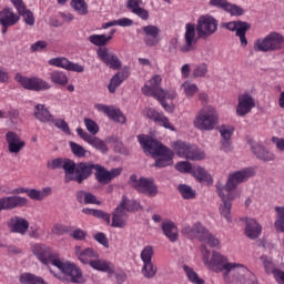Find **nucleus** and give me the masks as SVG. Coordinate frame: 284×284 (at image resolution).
Instances as JSON below:
<instances>
[{"mask_svg": "<svg viewBox=\"0 0 284 284\" xmlns=\"http://www.w3.org/2000/svg\"><path fill=\"white\" fill-rule=\"evenodd\" d=\"M34 256L42 263V265H53L60 270L61 274L54 273L50 268V273L58 278V281H68L69 283L83 284L85 276L79 265L71 262H63L59 254L52 252V248L45 244H36L32 248Z\"/></svg>", "mask_w": 284, "mask_h": 284, "instance_id": "1", "label": "nucleus"}, {"mask_svg": "<svg viewBox=\"0 0 284 284\" xmlns=\"http://www.w3.org/2000/svg\"><path fill=\"white\" fill-rule=\"evenodd\" d=\"M219 31V20L210 14H202L197 18L196 24L186 23L184 32V45L180 48L183 54L187 52H194L196 50V43L199 39L203 41L213 37Z\"/></svg>", "mask_w": 284, "mask_h": 284, "instance_id": "2", "label": "nucleus"}, {"mask_svg": "<svg viewBox=\"0 0 284 284\" xmlns=\"http://www.w3.org/2000/svg\"><path fill=\"white\" fill-rule=\"evenodd\" d=\"M201 252L203 254L204 265L217 274L223 272L224 278H227L232 272H234V274H240V276H245V274H247V268L245 265L240 263H230L227 262V257L221 255L219 252H213L211 260L210 251L206 246H202Z\"/></svg>", "mask_w": 284, "mask_h": 284, "instance_id": "3", "label": "nucleus"}, {"mask_svg": "<svg viewBox=\"0 0 284 284\" xmlns=\"http://www.w3.org/2000/svg\"><path fill=\"white\" fill-rule=\"evenodd\" d=\"M138 141L145 153L152 154V156H160L155 160V168H168V165H172L174 159V151L172 149L145 134L138 135Z\"/></svg>", "mask_w": 284, "mask_h": 284, "instance_id": "4", "label": "nucleus"}, {"mask_svg": "<svg viewBox=\"0 0 284 284\" xmlns=\"http://www.w3.org/2000/svg\"><path fill=\"white\" fill-rule=\"evenodd\" d=\"M254 176V170L252 169H243L241 171H236L229 175L227 182L225 186L221 183L216 184V192L219 196L227 195V199H232V192L235 191L241 183H245L250 178Z\"/></svg>", "mask_w": 284, "mask_h": 284, "instance_id": "5", "label": "nucleus"}, {"mask_svg": "<svg viewBox=\"0 0 284 284\" xmlns=\"http://www.w3.org/2000/svg\"><path fill=\"white\" fill-rule=\"evenodd\" d=\"M219 123V112L212 105L201 109L193 121L194 128L204 132H210Z\"/></svg>", "mask_w": 284, "mask_h": 284, "instance_id": "6", "label": "nucleus"}, {"mask_svg": "<svg viewBox=\"0 0 284 284\" xmlns=\"http://www.w3.org/2000/svg\"><path fill=\"white\" fill-rule=\"evenodd\" d=\"M284 37L278 32H271L265 38H260L254 42L255 52H276L283 50Z\"/></svg>", "mask_w": 284, "mask_h": 284, "instance_id": "7", "label": "nucleus"}, {"mask_svg": "<svg viewBox=\"0 0 284 284\" xmlns=\"http://www.w3.org/2000/svg\"><path fill=\"white\" fill-rule=\"evenodd\" d=\"M161 81H163L161 75H153L149 81L150 85L145 84L142 88V93L145 97H153L154 99H158L165 112H170L172 108L168 104V102H165V99H168V92L161 89Z\"/></svg>", "mask_w": 284, "mask_h": 284, "instance_id": "8", "label": "nucleus"}, {"mask_svg": "<svg viewBox=\"0 0 284 284\" xmlns=\"http://www.w3.org/2000/svg\"><path fill=\"white\" fill-rule=\"evenodd\" d=\"M134 207H136V201H128V196L123 195L122 201L113 213L111 226L125 227L128 225V212H134Z\"/></svg>", "mask_w": 284, "mask_h": 284, "instance_id": "9", "label": "nucleus"}, {"mask_svg": "<svg viewBox=\"0 0 284 284\" xmlns=\"http://www.w3.org/2000/svg\"><path fill=\"white\" fill-rule=\"evenodd\" d=\"M172 148L180 159H187L190 161H203L205 153L196 145H192L182 141L173 142Z\"/></svg>", "mask_w": 284, "mask_h": 284, "instance_id": "10", "label": "nucleus"}, {"mask_svg": "<svg viewBox=\"0 0 284 284\" xmlns=\"http://www.w3.org/2000/svg\"><path fill=\"white\" fill-rule=\"evenodd\" d=\"M130 185L140 192V194H145V196L154 197L159 194V187L154 184L153 179L138 178L135 174L131 175L129 179Z\"/></svg>", "mask_w": 284, "mask_h": 284, "instance_id": "11", "label": "nucleus"}, {"mask_svg": "<svg viewBox=\"0 0 284 284\" xmlns=\"http://www.w3.org/2000/svg\"><path fill=\"white\" fill-rule=\"evenodd\" d=\"M14 80L18 81L24 90H31L32 92H43V90H50L52 88L48 81L38 77L28 78L21 73H17Z\"/></svg>", "mask_w": 284, "mask_h": 284, "instance_id": "12", "label": "nucleus"}, {"mask_svg": "<svg viewBox=\"0 0 284 284\" xmlns=\"http://www.w3.org/2000/svg\"><path fill=\"white\" fill-rule=\"evenodd\" d=\"M152 256H154V247L151 245L145 246L140 254V258L143 263L141 272L144 278H154L156 272H159V268L154 265V262H152Z\"/></svg>", "mask_w": 284, "mask_h": 284, "instance_id": "13", "label": "nucleus"}, {"mask_svg": "<svg viewBox=\"0 0 284 284\" xmlns=\"http://www.w3.org/2000/svg\"><path fill=\"white\" fill-rule=\"evenodd\" d=\"M222 28L230 30V32H235V37H239L242 48H247V38L245 34H247V30L251 28L250 23L243 21H231L222 23Z\"/></svg>", "mask_w": 284, "mask_h": 284, "instance_id": "14", "label": "nucleus"}, {"mask_svg": "<svg viewBox=\"0 0 284 284\" xmlns=\"http://www.w3.org/2000/svg\"><path fill=\"white\" fill-rule=\"evenodd\" d=\"M143 43L146 48H156L161 43V29L153 24L142 27Z\"/></svg>", "mask_w": 284, "mask_h": 284, "instance_id": "15", "label": "nucleus"}, {"mask_svg": "<svg viewBox=\"0 0 284 284\" xmlns=\"http://www.w3.org/2000/svg\"><path fill=\"white\" fill-rule=\"evenodd\" d=\"M256 108V100L250 93H242L237 97L235 112L239 116H247Z\"/></svg>", "mask_w": 284, "mask_h": 284, "instance_id": "16", "label": "nucleus"}, {"mask_svg": "<svg viewBox=\"0 0 284 284\" xmlns=\"http://www.w3.org/2000/svg\"><path fill=\"white\" fill-rule=\"evenodd\" d=\"M98 58L102 63H105L108 68L111 70H121V59H119V55L116 53L110 51L106 47L100 48L97 51Z\"/></svg>", "mask_w": 284, "mask_h": 284, "instance_id": "17", "label": "nucleus"}, {"mask_svg": "<svg viewBox=\"0 0 284 284\" xmlns=\"http://www.w3.org/2000/svg\"><path fill=\"white\" fill-rule=\"evenodd\" d=\"M48 63L50 65H53V68H62L63 70H68L69 72H85V68L83 65L74 63L65 57L50 59Z\"/></svg>", "mask_w": 284, "mask_h": 284, "instance_id": "18", "label": "nucleus"}, {"mask_svg": "<svg viewBox=\"0 0 284 284\" xmlns=\"http://www.w3.org/2000/svg\"><path fill=\"white\" fill-rule=\"evenodd\" d=\"M210 6L227 12L231 17H243V14H245V10H243V8L237 4L230 3L227 0H210Z\"/></svg>", "mask_w": 284, "mask_h": 284, "instance_id": "19", "label": "nucleus"}, {"mask_svg": "<svg viewBox=\"0 0 284 284\" xmlns=\"http://www.w3.org/2000/svg\"><path fill=\"white\" fill-rule=\"evenodd\" d=\"M28 205V199L19 196V195H11V196H3L0 199V212L3 210H17V207H26Z\"/></svg>", "mask_w": 284, "mask_h": 284, "instance_id": "20", "label": "nucleus"}, {"mask_svg": "<svg viewBox=\"0 0 284 284\" xmlns=\"http://www.w3.org/2000/svg\"><path fill=\"white\" fill-rule=\"evenodd\" d=\"M97 169V164L92 162H80L77 164L75 176H73V181L75 183H83V181L90 179L92 176L93 170Z\"/></svg>", "mask_w": 284, "mask_h": 284, "instance_id": "21", "label": "nucleus"}, {"mask_svg": "<svg viewBox=\"0 0 284 284\" xmlns=\"http://www.w3.org/2000/svg\"><path fill=\"white\" fill-rule=\"evenodd\" d=\"M77 134L82 139V141H85V143H89L92 148L95 150H99L100 152H108V144L105 142L94 135H91L82 128L77 129Z\"/></svg>", "mask_w": 284, "mask_h": 284, "instance_id": "22", "label": "nucleus"}, {"mask_svg": "<svg viewBox=\"0 0 284 284\" xmlns=\"http://www.w3.org/2000/svg\"><path fill=\"white\" fill-rule=\"evenodd\" d=\"M8 227L13 234H21L23 236L30 230V222L26 217L16 215L9 220Z\"/></svg>", "mask_w": 284, "mask_h": 284, "instance_id": "23", "label": "nucleus"}, {"mask_svg": "<svg viewBox=\"0 0 284 284\" xmlns=\"http://www.w3.org/2000/svg\"><path fill=\"white\" fill-rule=\"evenodd\" d=\"M6 141L8 143L10 154H19V152L26 148V141L21 140V136H19L14 131L7 132Z\"/></svg>", "mask_w": 284, "mask_h": 284, "instance_id": "24", "label": "nucleus"}, {"mask_svg": "<svg viewBox=\"0 0 284 284\" xmlns=\"http://www.w3.org/2000/svg\"><path fill=\"white\" fill-rule=\"evenodd\" d=\"M94 108L95 110H98V112H103V114H106V116H109V119H111L112 121H115V123L123 124L126 121L123 112H121V110L119 109H115L114 106L98 103L94 105Z\"/></svg>", "mask_w": 284, "mask_h": 284, "instance_id": "25", "label": "nucleus"}, {"mask_svg": "<svg viewBox=\"0 0 284 284\" xmlns=\"http://www.w3.org/2000/svg\"><path fill=\"white\" fill-rule=\"evenodd\" d=\"M19 19V14L14 13L10 8H4L0 11V26H2V28H12V26H17Z\"/></svg>", "mask_w": 284, "mask_h": 284, "instance_id": "26", "label": "nucleus"}, {"mask_svg": "<svg viewBox=\"0 0 284 284\" xmlns=\"http://www.w3.org/2000/svg\"><path fill=\"white\" fill-rule=\"evenodd\" d=\"M10 1L11 3H13L20 17H23L24 23H27V26H33L34 13H32L30 9L26 8V2H23V0H10Z\"/></svg>", "mask_w": 284, "mask_h": 284, "instance_id": "27", "label": "nucleus"}, {"mask_svg": "<svg viewBox=\"0 0 284 284\" xmlns=\"http://www.w3.org/2000/svg\"><path fill=\"white\" fill-rule=\"evenodd\" d=\"M148 119H151V121H154V123H159V125H162V128H165L166 130H171L174 132V125L170 123V119L168 116H164L163 113H160L159 111L154 109H149L146 111Z\"/></svg>", "mask_w": 284, "mask_h": 284, "instance_id": "28", "label": "nucleus"}, {"mask_svg": "<svg viewBox=\"0 0 284 284\" xmlns=\"http://www.w3.org/2000/svg\"><path fill=\"white\" fill-rule=\"evenodd\" d=\"M251 145V151L256 155L257 159L261 161H274L276 159V155L272 153L271 151L265 150V148L257 142L248 141Z\"/></svg>", "mask_w": 284, "mask_h": 284, "instance_id": "29", "label": "nucleus"}, {"mask_svg": "<svg viewBox=\"0 0 284 284\" xmlns=\"http://www.w3.org/2000/svg\"><path fill=\"white\" fill-rule=\"evenodd\" d=\"M195 230L197 232L199 241H201L202 243H207L210 247H219L220 245L219 239L210 234V231L204 229L201 224H196Z\"/></svg>", "mask_w": 284, "mask_h": 284, "instance_id": "30", "label": "nucleus"}, {"mask_svg": "<svg viewBox=\"0 0 284 284\" xmlns=\"http://www.w3.org/2000/svg\"><path fill=\"white\" fill-rule=\"evenodd\" d=\"M261 232H263V227L258 222L254 219H247L246 220V226L244 229V234L247 236V239H251V241H256L258 236H261Z\"/></svg>", "mask_w": 284, "mask_h": 284, "instance_id": "31", "label": "nucleus"}, {"mask_svg": "<svg viewBox=\"0 0 284 284\" xmlns=\"http://www.w3.org/2000/svg\"><path fill=\"white\" fill-rule=\"evenodd\" d=\"M222 199L223 204L220 205V214L227 221V223H232V201H234V196L227 197V193L224 192V196H220Z\"/></svg>", "mask_w": 284, "mask_h": 284, "instance_id": "32", "label": "nucleus"}, {"mask_svg": "<svg viewBox=\"0 0 284 284\" xmlns=\"http://www.w3.org/2000/svg\"><path fill=\"white\" fill-rule=\"evenodd\" d=\"M130 77V71L128 69H123L122 71L115 73L108 85V90L111 94H114L116 92V88L121 85Z\"/></svg>", "mask_w": 284, "mask_h": 284, "instance_id": "33", "label": "nucleus"}, {"mask_svg": "<svg viewBox=\"0 0 284 284\" xmlns=\"http://www.w3.org/2000/svg\"><path fill=\"white\" fill-rule=\"evenodd\" d=\"M90 267L97 272H105L106 274H114V264L108 260H93L90 262Z\"/></svg>", "mask_w": 284, "mask_h": 284, "instance_id": "34", "label": "nucleus"}, {"mask_svg": "<svg viewBox=\"0 0 284 284\" xmlns=\"http://www.w3.org/2000/svg\"><path fill=\"white\" fill-rule=\"evenodd\" d=\"M162 232L172 243H176L179 240V229L172 221L162 223Z\"/></svg>", "mask_w": 284, "mask_h": 284, "instance_id": "35", "label": "nucleus"}, {"mask_svg": "<svg viewBox=\"0 0 284 284\" xmlns=\"http://www.w3.org/2000/svg\"><path fill=\"white\" fill-rule=\"evenodd\" d=\"M33 116L41 123H51L52 119H54V115H52L43 104H37L34 106Z\"/></svg>", "mask_w": 284, "mask_h": 284, "instance_id": "36", "label": "nucleus"}, {"mask_svg": "<svg viewBox=\"0 0 284 284\" xmlns=\"http://www.w3.org/2000/svg\"><path fill=\"white\" fill-rule=\"evenodd\" d=\"M62 170L64 171V182L70 183V181H74V174H77V164L74 160L64 159L62 162Z\"/></svg>", "mask_w": 284, "mask_h": 284, "instance_id": "37", "label": "nucleus"}, {"mask_svg": "<svg viewBox=\"0 0 284 284\" xmlns=\"http://www.w3.org/2000/svg\"><path fill=\"white\" fill-rule=\"evenodd\" d=\"M58 3L60 6H65V3H68V0H57ZM71 8H73V10L75 12H78V14H81L82 17H85V14H88L89 11V7H88V2H85V0H71Z\"/></svg>", "mask_w": 284, "mask_h": 284, "instance_id": "38", "label": "nucleus"}, {"mask_svg": "<svg viewBox=\"0 0 284 284\" xmlns=\"http://www.w3.org/2000/svg\"><path fill=\"white\" fill-rule=\"evenodd\" d=\"M75 254L83 265H90V263L94 261L92 258H99V252L91 247H88L82 252L77 251Z\"/></svg>", "mask_w": 284, "mask_h": 284, "instance_id": "39", "label": "nucleus"}, {"mask_svg": "<svg viewBox=\"0 0 284 284\" xmlns=\"http://www.w3.org/2000/svg\"><path fill=\"white\" fill-rule=\"evenodd\" d=\"M77 201L84 203V205H101V201L97 200V196L90 192L78 191Z\"/></svg>", "mask_w": 284, "mask_h": 284, "instance_id": "40", "label": "nucleus"}, {"mask_svg": "<svg viewBox=\"0 0 284 284\" xmlns=\"http://www.w3.org/2000/svg\"><path fill=\"white\" fill-rule=\"evenodd\" d=\"M50 81L54 85H68L69 79L68 74L61 70H53L49 73Z\"/></svg>", "mask_w": 284, "mask_h": 284, "instance_id": "41", "label": "nucleus"}, {"mask_svg": "<svg viewBox=\"0 0 284 284\" xmlns=\"http://www.w3.org/2000/svg\"><path fill=\"white\" fill-rule=\"evenodd\" d=\"M191 174L200 183H210V181H212V176L207 174V171L202 166H193Z\"/></svg>", "mask_w": 284, "mask_h": 284, "instance_id": "42", "label": "nucleus"}, {"mask_svg": "<svg viewBox=\"0 0 284 284\" xmlns=\"http://www.w3.org/2000/svg\"><path fill=\"white\" fill-rule=\"evenodd\" d=\"M52 194V189L44 187L41 191H38L37 189H31L28 191L27 196L31 199L32 201H43L47 196H50Z\"/></svg>", "mask_w": 284, "mask_h": 284, "instance_id": "43", "label": "nucleus"}, {"mask_svg": "<svg viewBox=\"0 0 284 284\" xmlns=\"http://www.w3.org/2000/svg\"><path fill=\"white\" fill-rule=\"evenodd\" d=\"M19 281L21 284H48L43 277L37 276L32 273H22Z\"/></svg>", "mask_w": 284, "mask_h": 284, "instance_id": "44", "label": "nucleus"}, {"mask_svg": "<svg viewBox=\"0 0 284 284\" xmlns=\"http://www.w3.org/2000/svg\"><path fill=\"white\" fill-rule=\"evenodd\" d=\"M88 41L92 43V45H97L98 48H103V45H108L110 41H112V36L105 34H91L88 38Z\"/></svg>", "mask_w": 284, "mask_h": 284, "instance_id": "45", "label": "nucleus"}, {"mask_svg": "<svg viewBox=\"0 0 284 284\" xmlns=\"http://www.w3.org/2000/svg\"><path fill=\"white\" fill-rule=\"evenodd\" d=\"M95 179L99 183H110V171L101 164H95Z\"/></svg>", "mask_w": 284, "mask_h": 284, "instance_id": "46", "label": "nucleus"}, {"mask_svg": "<svg viewBox=\"0 0 284 284\" xmlns=\"http://www.w3.org/2000/svg\"><path fill=\"white\" fill-rule=\"evenodd\" d=\"M82 213L89 216H94L95 219H102V221H105V223H110V213H105L101 210L85 207L82 210Z\"/></svg>", "mask_w": 284, "mask_h": 284, "instance_id": "47", "label": "nucleus"}, {"mask_svg": "<svg viewBox=\"0 0 284 284\" xmlns=\"http://www.w3.org/2000/svg\"><path fill=\"white\" fill-rule=\"evenodd\" d=\"M276 220L274 222V227L277 232L284 233V206H276Z\"/></svg>", "mask_w": 284, "mask_h": 284, "instance_id": "48", "label": "nucleus"}, {"mask_svg": "<svg viewBox=\"0 0 284 284\" xmlns=\"http://www.w3.org/2000/svg\"><path fill=\"white\" fill-rule=\"evenodd\" d=\"M183 270L190 281V283L193 284H205V280L201 278L196 272H194V268L184 265Z\"/></svg>", "mask_w": 284, "mask_h": 284, "instance_id": "49", "label": "nucleus"}, {"mask_svg": "<svg viewBox=\"0 0 284 284\" xmlns=\"http://www.w3.org/2000/svg\"><path fill=\"white\" fill-rule=\"evenodd\" d=\"M178 191L180 192L182 199H185L186 201L195 199L196 196V192L192 190V186L186 184H180L178 186Z\"/></svg>", "mask_w": 284, "mask_h": 284, "instance_id": "50", "label": "nucleus"}, {"mask_svg": "<svg viewBox=\"0 0 284 284\" xmlns=\"http://www.w3.org/2000/svg\"><path fill=\"white\" fill-rule=\"evenodd\" d=\"M181 89L184 91V94L187 97V99H193L194 94L199 92V87L190 81L182 83Z\"/></svg>", "mask_w": 284, "mask_h": 284, "instance_id": "51", "label": "nucleus"}, {"mask_svg": "<svg viewBox=\"0 0 284 284\" xmlns=\"http://www.w3.org/2000/svg\"><path fill=\"white\" fill-rule=\"evenodd\" d=\"M264 267H265L266 274H273V276H274L276 283H278V284H284V281L281 280V278H278V277L276 276V275H278V274H284L283 271H280V270L274 268V264H273L271 261H265V262H264Z\"/></svg>", "mask_w": 284, "mask_h": 284, "instance_id": "52", "label": "nucleus"}, {"mask_svg": "<svg viewBox=\"0 0 284 284\" xmlns=\"http://www.w3.org/2000/svg\"><path fill=\"white\" fill-rule=\"evenodd\" d=\"M71 152L78 159H85V154H88V150L82 145L78 144L77 142H70Z\"/></svg>", "mask_w": 284, "mask_h": 284, "instance_id": "53", "label": "nucleus"}, {"mask_svg": "<svg viewBox=\"0 0 284 284\" xmlns=\"http://www.w3.org/2000/svg\"><path fill=\"white\" fill-rule=\"evenodd\" d=\"M84 125H85L89 134H93V136L99 134V124L94 120H92L90 118H85Z\"/></svg>", "mask_w": 284, "mask_h": 284, "instance_id": "54", "label": "nucleus"}, {"mask_svg": "<svg viewBox=\"0 0 284 284\" xmlns=\"http://www.w3.org/2000/svg\"><path fill=\"white\" fill-rule=\"evenodd\" d=\"M193 169L194 168H192V164L187 161L178 162L175 164V170H178V172H181L182 174H192Z\"/></svg>", "mask_w": 284, "mask_h": 284, "instance_id": "55", "label": "nucleus"}, {"mask_svg": "<svg viewBox=\"0 0 284 284\" xmlns=\"http://www.w3.org/2000/svg\"><path fill=\"white\" fill-rule=\"evenodd\" d=\"M51 123H53L54 126L58 128V130H62L64 134H70V125H68V122H65V120L52 118Z\"/></svg>", "mask_w": 284, "mask_h": 284, "instance_id": "56", "label": "nucleus"}, {"mask_svg": "<svg viewBox=\"0 0 284 284\" xmlns=\"http://www.w3.org/2000/svg\"><path fill=\"white\" fill-rule=\"evenodd\" d=\"M220 134H221L223 141L232 140V134H234V126L221 125Z\"/></svg>", "mask_w": 284, "mask_h": 284, "instance_id": "57", "label": "nucleus"}, {"mask_svg": "<svg viewBox=\"0 0 284 284\" xmlns=\"http://www.w3.org/2000/svg\"><path fill=\"white\" fill-rule=\"evenodd\" d=\"M63 161L64 159L63 158H57V159H53L51 161H49L47 163V168L49 170H59V169H63Z\"/></svg>", "mask_w": 284, "mask_h": 284, "instance_id": "58", "label": "nucleus"}, {"mask_svg": "<svg viewBox=\"0 0 284 284\" xmlns=\"http://www.w3.org/2000/svg\"><path fill=\"white\" fill-rule=\"evenodd\" d=\"M132 14H135V17L142 19V21H148V19H150V11L142 7H139L138 9L133 10Z\"/></svg>", "mask_w": 284, "mask_h": 284, "instance_id": "59", "label": "nucleus"}, {"mask_svg": "<svg viewBox=\"0 0 284 284\" xmlns=\"http://www.w3.org/2000/svg\"><path fill=\"white\" fill-rule=\"evenodd\" d=\"M70 236H72L74 241H85L88 232L83 231L82 229H75L72 233H70Z\"/></svg>", "mask_w": 284, "mask_h": 284, "instance_id": "60", "label": "nucleus"}, {"mask_svg": "<svg viewBox=\"0 0 284 284\" xmlns=\"http://www.w3.org/2000/svg\"><path fill=\"white\" fill-rule=\"evenodd\" d=\"M52 232L58 236H62V234H70V227L63 224H54Z\"/></svg>", "mask_w": 284, "mask_h": 284, "instance_id": "61", "label": "nucleus"}, {"mask_svg": "<svg viewBox=\"0 0 284 284\" xmlns=\"http://www.w3.org/2000/svg\"><path fill=\"white\" fill-rule=\"evenodd\" d=\"M45 48H48V42L39 40L36 43L31 44L30 50L31 52H43Z\"/></svg>", "mask_w": 284, "mask_h": 284, "instance_id": "62", "label": "nucleus"}, {"mask_svg": "<svg viewBox=\"0 0 284 284\" xmlns=\"http://www.w3.org/2000/svg\"><path fill=\"white\" fill-rule=\"evenodd\" d=\"M206 74H207V64L205 63L197 65L193 71V75L195 78L205 77Z\"/></svg>", "mask_w": 284, "mask_h": 284, "instance_id": "63", "label": "nucleus"}, {"mask_svg": "<svg viewBox=\"0 0 284 284\" xmlns=\"http://www.w3.org/2000/svg\"><path fill=\"white\" fill-rule=\"evenodd\" d=\"M94 240L100 243V245H103V247H110V241H108V236H105L104 233H97Z\"/></svg>", "mask_w": 284, "mask_h": 284, "instance_id": "64", "label": "nucleus"}]
</instances>
